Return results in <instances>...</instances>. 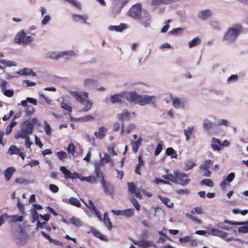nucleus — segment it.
Wrapping results in <instances>:
<instances>
[{
    "instance_id": "052dcab7",
    "label": "nucleus",
    "mask_w": 248,
    "mask_h": 248,
    "mask_svg": "<svg viewBox=\"0 0 248 248\" xmlns=\"http://www.w3.org/2000/svg\"><path fill=\"white\" fill-rule=\"evenodd\" d=\"M162 150V141H160L157 144V147L155 149V155H158Z\"/></svg>"
},
{
    "instance_id": "ea45409f",
    "label": "nucleus",
    "mask_w": 248,
    "mask_h": 248,
    "mask_svg": "<svg viewBox=\"0 0 248 248\" xmlns=\"http://www.w3.org/2000/svg\"><path fill=\"white\" fill-rule=\"evenodd\" d=\"M19 149L15 145H11L8 150V152L11 155H17L19 153Z\"/></svg>"
},
{
    "instance_id": "c85d7f7f",
    "label": "nucleus",
    "mask_w": 248,
    "mask_h": 248,
    "mask_svg": "<svg viewBox=\"0 0 248 248\" xmlns=\"http://www.w3.org/2000/svg\"><path fill=\"white\" fill-rule=\"evenodd\" d=\"M18 74L21 75H31L32 76H36V73L33 71L28 68H25L18 72Z\"/></svg>"
},
{
    "instance_id": "69168bd1",
    "label": "nucleus",
    "mask_w": 248,
    "mask_h": 248,
    "mask_svg": "<svg viewBox=\"0 0 248 248\" xmlns=\"http://www.w3.org/2000/svg\"><path fill=\"white\" fill-rule=\"evenodd\" d=\"M238 232L241 233H248V225L238 227Z\"/></svg>"
},
{
    "instance_id": "20e7f679",
    "label": "nucleus",
    "mask_w": 248,
    "mask_h": 248,
    "mask_svg": "<svg viewBox=\"0 0 248 248\" xmlns=\"http://www.w3.org/2000/svg\"><path fill=\"white\" fill-rule=\"evenodd\" d=\"M14 41L19 45L27 46L31 43L32 38L31 36H26L23 30L17 32L14 38Z\"/></svg>"
},
{
    "instance_id": "7ed1b4c3",
    "label": "nucleus",
    "mask_w": 248,
    "mask_h": 248,
    "mask_svg": "<svg viewBox=\"0 0 248 248\" xmlns=\"http://www.w3.org/2000/svg\"><path fill=\"white\" fill-rule=\"evenodd\" d=\"M34 125L30 121L26 120L22 123L20 132L15 136L16 139L27 138L33 132Z\"/></svg>"
},
{
    "instance_id": "c9c22d12",
    "label": "nucleus",
    "mask_w": 248,
    "mask_h": 248,
    "mask_svg": "<svg viewBox=\"0 0 248 248\" xmlns=\"http://www.w3.org/2000/svg\"><path fill=\"white\" fill-rule=\"evenodd\" d=\"M162 177L166 180H169L170 181L172 182H174L175 183H178V182H177V178L175 175L172 174H167L165 175H163L162 176Z\"/></svg>"
},
{
    "instance_id": "4be33fe9",
    "label": "nucleus",
    "mask_w": 248,
    "mask_h": 248,
    "mask_svg": "<svg viewBox=\"0 0 248 248\" xmlns=\"http://www.w3.org/2000/svg\"><path fill=\"white\" fill-rule=\"evenodd\" d=\"M16 170L13 167L8 168L4 171V174L6 181H9L15 172Z\"/></svg>"
},
{
    "instance_id": "5701e85b",
    "label": "nucleus",
    "mask_w": 248,
    "mask_h": 248,
    "mask_svg": "<svg viewBox=\"0 0 248 248\" xmlns=\"http://www.w3.org/2000/svg\"><path fill=\"white\" fill-rule=\"evenodd\" d=\"M65 202L67 203H70L71 205L75 206L77 207H80L81 206V203L80 201L76 198H70L69 199H66Z\"/></svg>"
},
{
    "instance_id": "0eeeda50",
    "label": "nucleus",
    "mask_w": 248,
    "mask_h": 248,
    "mask_svg": "<svg viewBox=\"0 0 248 248\" xmlns=\"http://www.w3.org/2000/svg\"><path fill=\"white\" fill-rule=\"evenodd\" d=\"M157 99L158 97L155 95H140V105L148 104L155 107Z\"/></svg>"
},
{
    "instance_id": "0e129e2a",
    "label": "nucleus",
    "mask_w": 248,
    "mask_h": 248,
    "mask_svg": "<svg viewBox=\"0 0 248 248\" xmlns=\"http://www.w3.org/2000/svg\"><path fill=\"white\" fill-rule=\"evenodd\" d=\"M45 131L47 135H50L52 133L51 128L47 123H45Z\"/></svg>"
},
{
    "instance_id": "f03ea898",
    "label": "nucleus",
    "mask_w": 248,
    "mask_h": 248,
    "mask_svg": "<svg viewBox=\"0 0 248 248\" xmlns=\"http://www.w3.org/2000/svg\"><path fill=\"white\" fill-rule=\"evenodd\" d=\"M127 185L128 191L131 195V197L130 198V201L135 208L137 210H139L140 204L137 200L134 197V196H136L137 198H140V191L138 190L137 185L134 182H128Z\"/></svg>"
},
{
    "instance_id": "338daca9",
    "label": "nucleus",
    "mask_w": 248,
    "mask_h": 248,
    "mask_svg": "<svg viewBox=\"0 0 248 248\" xmlns=\"http://www.w3.org/2000/svg\"><path fill=\"white\" fill-rule=\"evenodd\" d=\"M49 190L53 193H55L59 191V187L54 184H50L49 186Z\"/></svg>"
},
{
    "instance_id": "a19ab883",
    "label": "nucleus",
    "mask_w": 248,
    "mask_h": 248,
    "mask_svg": "<svg viewBox=\"0 0 248 248\" xmlns=\"http://www.w3.org/2000/svg\"><path fill=\"white\" fill-rule=\"evenodd\" d=\"M135 213V209L133 208H130L124 210L123 216L126 217H131L133 216Z\"/></svg>"
},
{
    "instance_id": "39448f33",
    "label": "nucleus",
    "mask_w": 248,
    "mask_h": 248,
    "mask_svg": "<svg viewBox=\"0 0 248 248\" xmlns=\"http://www.w3.org/2000/svg\"><path fill=\"white\" fill-rule=\"evenodd\" d=\"M207 234L219 237L222 239H224L226 242H229L232 240V238L227 237L228 234L227 232L216 228H208Z\"/></svg>"
},
{
    "instance_id": "a878e982",
    "label": "nucleus",
    "mask_w": 248,
    "mask_h": 248,
    "mask_svg": "<svg viewBox=\"0 0 248 248\" xmlns=\"http://www.w3.org/2000/svg\"><path fill=\"white\" fill-rule=\"evenodd\" d=\"M196 164L192 160H188L184 162L183 170H188L192 169Z\"/></svg>"
},
{
    "instance_id": "1a4fd4ad",
    "label": "nucleus",
    "mask_w": 248,
    "mask_h": 248,
    "mask_svg": "<svg viewBox=\"0 0 248 248\" xmlns=\"http://www.w3.org/2000/svg\"><path fill=\"white\" fill-rule=\"evenodd\" d=\"M173 173L176 176L177 181H180V182L178 183L183 186H186L190 181V180L187 178V175L184 172H180L177 170H174Z\"/></svg>"
},
{
    "instance_id": "6ab92c4d",
    "label": "nucleus",
    "mask_w": 248,
    "mask_h": 248,
    "mask_svg": "<svg viewBox=\"0 0 248 248\" xmlns=\"http://www.w3.org/2000/svg\"><path fill=\"white\" fill-rule=\"evenodd\" d=\"M127 26L125 24L121 23L120 25L118 26L110 25L108 26V29L110 31H114L117 32H122L127 28Z\"/></svg>"
},
{
    "instance_id": "c03bdc74",
    "label": "nucleus",
    "mask_w": 248,
    "mask_h": 248,
    "mask_svg": "<svg viewBox=\"0 0 248 248\" xmlns=\"http://www.w3.org/2000/svg\"><path fill=\"white\" fill-rule=\"evenodd\" d=\"M93 103L91 101L86 99L84 101V103L83 104L84 105L83 110L84 111H87L90 110L93 106Z\"/></svg>"
},
{
    "instance_id": "f3484780",
    "label": "nucleus",
    "mask_w": 248,
    "mask_h": 248,
    "mask_svg": "<svg viewBox=\"0 0 248 248\" xmlns=\"http://www.w3.org/2000/svg\"><path fill=\"white\" fill-rule=\"evenodd\" d=\"M221 141L220 140L213 138L211 141V146L214 151H219L221 150Z\"/></svg>"
},
{
    "instance_id": "9d476101",
    "label": "nucleus",
    "mask_w": 248,
    "mask_h": 248,
    "mask_svg": "<svg viewBox=\"0 0 248 248\" xmlns=\"http://www.w3.org/2000/svg\"><path fill=\"white\" fill-rule=\"evenodd\" d=\"M101 183L104 189V192L107 195L111 197L114 195V188L112 185L108 182H106L104 177L100 180Z\"/></svg>"
},
{
    "instance_id": "9b49d317",
    "label": "nucleus",
    "mask_w": 248,
    "mask_h": 248,
    "mask_svg": "<svg viewBox=\"0 0 248 248\" xmlns=\"http://www.w3.org/2000/svg\"><path fill=\"white\" fill-rule=\"evenodd\" d=\"M150 21L149 13L145 10H141L140 8V23L147 27L148 26Z\"/></svg>"
},
{
    "instance_id": "6e6d98bb",
    "label": "nucleus",
    "mask_w": 248,
    "mask_h": 248,
    "mask_svg": "<svg viewBox=\"0 0 248 248\" xmlns=\"http://www.w3.org/2000/svg\"><path fill=\"white\" fill-rule=\"evenodd\" d=\"M86 206L89 208L91 211H97V208L95 206L94 203L92 200H90L88 201V203H85Z\"/></svg>"
},
{
    "instance_id": "f257e3e1",
    "label": "nucleus",
    "mask_w": 248,
    "mask_h": 248,
    "mask_svg": "<svg viewBox=\"0 0 248 248\" xmlns=\"http://www.w3.org/2000/svg\"><path fill=\"white\" fill-rule=\"evenodd\" d=\"M242 30V26L239 24L233 25L229 28L224 32L222 41L226 45H231L236 40Z\"/></svg>"
},
{
    "instance_id": "8fccbe9b",
    "label": "nucleus",
    "mask_w": 248,
    "mask_h": 248,
    "mask_svg": "<svg viewBox=\"0 0 248 248\" xmlns=\"http://www.w3.org/2000/svg\"><path fill=\"white\" fill-rule=\"evenodd\" d=\"M96 82V81L93 79L88 78L84 80V85L85 87H90Z\"/></svg>"
},
{
    "instance_id": "72a5a7b5",
    "label": "nucleus",
    "mask_w": 248,
    "mask_h": 248,
    "mask_svg": "<svg viewBox=\"0 0 248 248\" xmlns=\"http://www.w3.org/2000/svg\"><path fill=\"white\" fill-rule=\"evenodd\" d=\"M166 154L167 155L171 156L172 158H176L177 157V154L175 151L171 147L167 148Z\"/></svg>"
},
{
    "instance_id": "4d7b16f0",
    "label": "nucleus",
    "mask_w": 248,
    "mask_h": 248,
    "mask_svg": "<svg viewBox=\"0 0 248 248\" xmlns=\"http://www.w3.org/2000/svg\"><path fill=\"white\" fill-rule=\"evenodd\" d=\"M56 154L59 159L62 161L63 160V159L67 157V154L66 152L63 151L58 152L56 153Z\"/></svg>"
},
{
    "instance_id": "5fc2aeb1",
    "label": "nucleus",
    "mask_w": 248,
    "mask_h": 248,
    "mask_svg": "<svg viewBox=\"0 0 248 248\" xmlns=\"http://www.w3.org/2000/svg\"><path fill=\"white\" fill-rule=\"evenodd\" d=\"M217 124L218 126L224 125L227 126L230 124V123L226 119H219L217 122Z\"/></svg>"
},
{
    "instance_id": "49530a36",
    "label": "nucleus",
    "mask_w": 248,
    "mask_h": 248,
    "mask_svg": "<svg viewBox=\"0 0 248 248\" xmlns=\"http://www.w3.org/2000/svg\"><path fill=\"white\" fill-rule=\"evenodd\" d=\"M200 183L202 185H205L209 187H213L214 185L212 181L209 179H203L202 181H201Z\"/></svg>"
},
{
    "instance_id": "e2e57ef3",
    "label": "nucleus",
    "mask_w": 248,
    "mask_h": 248,
    "mask_svg": "<svg viewBox=\"0 0 248 248\" xmlns=\"http://www.w3.org/2000/svg\"><path fill=\"white\" fill-rule=\"evenodd\" d=\"M122 129V123L119 122H115L114 123L113 125V131L117 132L119 130Z\"/></svg>"
},
{
    "instance_id": "c756f323",
    "label": "nucleus",
    "mask_w": 248,
    "mask_h": 248,
    "mask_svg": "<svg viewBox=\"0 0 248 248\" xmlns=\"http://www.w3.org/2000/svg\"><path fill=\"white\" fill-rule=\"evenodd\" d=\"M201 39L198 37H195L188 42V46L190 48L196 46L201 44Z\"/></svg>"
},
{
    "instance_id": "09e8293b",
    "label": "nucleus",
    "mask_w": 248,
    "mask_h": 248,
    "mask_svg": "<svg viewBox=\"0 0 248 248\" xmlns=\"http://www.w3.org/2000/svg\"><path fill=\"white\" fill-rule=\"evenodd\" d=\"M104 222L106 226H107L109 230H111L112 229V225L111 222H110L108 215L106 214L104 215Z\"/></svg>"
},
{
    "instance_id": "680f3d73",
    "label": "nucleus",
    "mask_w": 248,
    "mask_h": 248,
    "mask_svg": "<svg viewBox=\"0 0 248 248\" xmlns=\"http://www.w3.org/2000/svg\"><path fill=\"white\" fill-rule=\"evenodd\" d=\"M17 207L19 210L20 212L22 214H24L25 213L24 206V204L20 202V200L19 199H17Z\"/></svg>"
},
{
    "instance_id": "b1692460",
    "label": "nucleus",
    "mask_w": 248,
    "mask_h": 248,
    "mask_svg": "<svg viewBox=\"0 0 248 248\" xmlns=\"http://www.w3.org/2000/svg\"><path fill=\"white\" fill-rule=\"evenodd\" d=\"M158 198L168 207L172 208L173 207V202H171L170 199L163 197L161 195H158Z\"/></svg>"
},
{
    "instance_id": "4468645a",
    "label": "nucleus",
    "mask_w": 248,
    "mask_h": 248,
    "mask_svg": "<svg viewBox=\"0 0 248 248\" xmlns=\"http://www.w3.org/2000/svg\"><path fill=\"white\" fill-rule=\"evenodd\" d=\"M213 15L212 12L209 9H205L199 12L198 17L204 20L209 18Z\"/></svg>"
},
{
    "instance_id": "774afa93",
    "label": "nucleus",
    "mask_w": 248,
    "mask_h": 248,
    "mask_svg": "<svg viewBox=\"0 0 248 248\" xmlns=\"http://www.w3.org/2000/svg\"><path fill=\"white\" fill-rule=\"evenodd\" d=\"M25 111L27 115H30L34 112L35 109L31 106H28Z\"/></svg>"
},
{
    "instance_id": "79ce46f5",
    "label": "nucleus",
    "mask_w": 248,
    "mask_h": 248,
    "mask_svg": "<svg viewBox=\"0 0 248 248\" xmlns=\"http://www.w3.org/2000/svg\"><path fill=\"white\" fill-rule=\"evenodd\" d=\"M9 217L10 218L12 222H21L23 220V217L22 216H17V215H13L8 216L7 217Z\"/></svg>"
},
{
    "instance_id": "bb28decb",
    "label": "nucleus",
    "mask_w": 248,
    "mask_h": 248,
    "mask_svg": "<svg viewBox=\"0 0 248 248\" xmlns=\"http://www.w3.org/2000/svg\"><path fill=\"white\" fill-rule=\"evenodd\" d=\"M135 127L133 124H129L126 127H124V124L122 123L121 134L126 133V134L130 133Z\"/></svg>"
},
{
    "instance_id": "473e14b6",
    "label": "nucleus",
    "mask_w": 248,
    "mask_h": 248,
    "mask_svg": "<svg viewBox=\"0 0 248 248\" xmlns=\"http://www.w3.org/2000/svg\"><path fill=\"white\" fill-rule=\"evenodd\" d=\"M225 223L234 225H248V221H232L227 219L224 220Z\"/></svg>"
},
{
    "instance_id": "6e6552de",
    "label": "nucleus",
    "mask_w": 248,
    "mask_h": 248,
    "mask_svg": "<svg viewBox=\"0 0 248 248\" xmlns=\"http://www.w3.org/2000/svg\"><path fill=\"white\" fill-rule=\"evenodd\" d=\"M70 94L78 102L83 104L88 97L86 92L69 91Z\"/></svg>"
},
{
    "instance_id": "37998d69",
    "label": "nucleus",
    "mask_w": 248,
    "mask_h": 248,
    "mask_svg": "<svg viewBox=\"0 0 248 248\" xmlns=\"http://www.w3.org/2000/svg\"><path fill=\"white\" fill-rule=\"evenodd\" d=\"M131 144L132 146V148L133 152H137L139 149V146L140 145V138L138 139L136 141H132L131 142Z\"/></svg>"
},
{
    "instance_id": "4c0bfd02",
    "label": "nucleus",
    "mask_w": 248,
    "mask_h": 248,
    "mask_svg": "<svg viewBox=\"0 0 248 248\" xmlns=\"http://www.w3.org/2000/svg\"><path fill=\"white\" fill-rule=\"evenodd\" d=\"M213 165V162L212 160H207L205 161L203 164H202L200 166V169L201 170H207L210 168V167Z\"/></svg>"
},
{
    "instance_id": "de8ad7c7",
    "label": "nucleus",
    "mask_w": 248,
    "mask_h": 248,
    "mask_svg": "<svg viewBox=\"0 0 248 248\" xmlns=\"http://www.w3.org/2000/svg\"><path fill=\"white\" fill-rule=\"evenodd\" d=\"M93 233L95 237L100 239L102 240L107 241L108 240L107 237L105 235L102 234L100 232L97 231H93Z\"/></svg>"
},
{
    "instance_id": "cd10ccee",
    "label": "nucleus",
    "mask_w": 248,
    "mask_h": 248,
    "mask_svg": "<svg viewBox=\"0 0 248 248\" xmlns=\"http://www.w3.org/2000/svg\"><path fill=\"white\" fill-rule=\"evenodd\" d=\"M72 18L75 22L82 21L83 23H85L88 17L86 15L82 16L74 14L72 15Z\"/></svg>"
},
{
    "instance_id": "13d9d810",
    "label": "nucleus",
    "mask_w": 248,
    "mask_h": 248,
    "mask_svg": "<svg viewBox=\"0 0 248 248\" xmlns=\"http://www.w3.org/2000/svg\"><path fill=\"white\" fill-rule=\"evenodd\" d=\"M67 151L68 153L74 155V153L75 152V146L73 143H71L68 145Z\"/></svg>"
},
{
    "instance_id": "412c9836",
    "label": "nucleus",
    "mask_w": 248,
    "mask_h": 248,
    "mask_svg": "<svg viewBox=\"0 0 248 248\" xmlns=\"http://www.w3.org/2000/svg\"><path fill=\"white\" fill-rule=\"evenodd\" d=\"M129 117L130 113L127 110H124L121 113L117 115V118L122 122V123H124L125 120L129 119Z\"/></svg>"
},
{
    "instance_id": "f704fd0d",
    "label": "nucleus",
    "mask_w": 248,
    "mask_h": 248,
    "mask_svg": "<svg viewBox=\"0 0 248 248\" xmlns=\"http://www.w3.org/2000/svg\"><path fill=\"white\" fill-rule=\"evenodd\" d=\"M81 181H85L86 182L94 184L96 182V177L94 175H90L88 177H82Z\"/></svg>"
},
{
    "instance_id": "58836bf2",
    "label": "nucleus",
    "mask_w": 248,
    "mask_h": 248,
    "mask_svg": "<svg viewBox=\"0 0 248 248\" xmlns=\"http://www.w3.org/2000/svg\"><path fill=\"white\" fill-rule=\"evenodd\" d=\"M229 225H230L227 223H225L224 221L223 222H220L218 223L217 226L222 230H224L227 231H229L232 230V227H230Z\"/></svg>"
},
{
    "instance_id": "7c9ffc66",
    "label": "nucleus",
    "mask_w": 248,
    "mask_h": 248,
    "mask_svg": "<svg viewBox=\"0 0 248 248\" xmlns=\"http://www.w3.org/2000/svg\"><path fill=\"white\" fill-rule=\"evenodd\" d=\"M214 124L212 121L204 119L203 122V127L204 129L207 130H210L213 127Z\"/></svg>"
},
{
    "instance_id": "2f4dec72",
    "label": "nucleus",
    "mask_w": 248,
    "mask_h": 248,
    "mask_svg": "<svg viewBox=\"0 0 248 248\" xmlns=\"http://www.w3.org/2000/svg\"><path fill=\"white\" fill-rule=\"evenodd\" d=\"M60 170L64 174V178L66 179H70L72 172L68 170L65 167L62 166L60 167Z\"/></svg>"
},
{
    "instance_id": "ddd939ff",
    "label": "nucleus",
    "mask_w": 248,
    "mask_h": 248,
    "mask_svg": "<svg viewBox=\"0 0 248 248\" xmlns=\"http://www.w3.org/2000/svg\"><path fill=\"white\" fill-rule=\"evenodd\" d=\"M129 15L133 18H140V3H137L129 9Z\"/></svg>"
},
{
    "instance_id": "dca6fc26",
    "label": "nucleus",
    "mask_w": 248,
    "mask_h": 248,
    "mask_svg": "<svg viewBox=\"0 0 248 248\" xmlns=\"http://www.w3.org/2000/svg\"><path fill=\"white\" fill-rule=\"evenodd\" d=\"M108 129L104 126L99 128L98 131L94 132V136L97 139H103L106 135Z\"/></svg>"
},
{
    "instance_id": "2eb2a0df",
    "label": "nucleus",
    "mask_w": 248,
    "mask_h": 248,
    "mask_svg": "<svg viewBox=\"0 0 248 248\" xmlns=\"http://www.w3.org/2000/svg\"><path fill=\"white\" fill-rule=\"evenodd\" d=\"M170 99L172 101L174 108H182L184 105V100L182 98H178L170 95Z\"/></svg>"
},
{
    "instance_id": "bf43d9fd",
    "label": "nucleus",
    "mask_w": 248,
    "mask_h": 248,
    "mask_svg": "<svg viewBox=\"0 0 248 248\" xmlns=\"http://www.w3.org/2000/svg\"><path fill=\"white\" fill-rule=\"evenodd\" d=\"M191 213L192 214H203V210L201 207H195L192 209Z\"/></svg>"
},
{
    "instance_id": "603ef678",
    "label": "nucleus",
    "mask_w": 248,
    "mask_h": 248,
    "mask_svg": "<svg viewBox=\"0 0 248 248\" xmlns=\"http://www.w3.org/2000/svg\"><path fill=\"white\" fill-rule=\"evenodd\" d=\"M184 31V29L182 28H177L173 29L172 31H169L170 34H174L175 35H178L180 33H181L183 31Z\"/></svg>"
},
{
    "instance_id": "393cba45",
    "label": "nucleus",
    "mask_w": 248,
    "mask_h": 248,
    "mask_svg": "<svg viewBox=\"0 0 248 248\" xmlns=\"http://www.w3.org/2000/svg\"><path fill=\"white\" fill-rule=\"evenodd\" d=\"M94 173L96 175V177L100 178V180L102 179L103 174L102 172L101 171V164L99 163H96L95 164V168L94 170Z\"/></svg>"
},
{
    "instance_id": "f8f14e48",
    "label": "nucleus",
    "mask_w": 248,
    "mask_h": 248,
    "mask_svg": "<svg viewBox=\"0 0 248 248\" xmlns=\"http://www.w3.org/2000/svg\"><path fill=\"white\" fill-rule=\"evenodd\" d=\"M123 99H126L128 101L135 102L139 97L135 92H122Z\"/></svg>"
},
{
    "instance_id": "a18cd8bd",
    "label": "nucleus",
    "mask_w": 248,
    "mask_h": 248,
    "mask_svg": "<svg viewBox=\"0 0 248 248\" xmlns=\"http://www.w3.org/2000/svg\"><path fill=\"white\" fill-rule=\"evenodd\" d=\"M0 63L5 65V66L8 67L16 65V64L15 62L6 61L5 60H0Z\"/></svg>"
},
{
    "instance_id": "3c124183",
    "label": "nucleus",
    "mask_w": 248,
    "mask_h": 248,
    "mask_svg": "<svg viewBox=\"0 0 248 248\" xmlns=\"http://www.w3.org/2000/svg\"><path fill=\"white\" fill-rule=\"evenodd\" d=\"M37 226L41 229L46 228L49 231L51 230L50 227L46 222H40L39 221H37Z\"/></svg>"
},
{
    "instance_id": "423d86ee",
    "label": "nucleus",
    "mask_w": 248,
    "mask_h": 248,
    "mask_svg": "<svg viewBox=\"0 0 248 248\" xmlns=\"http://www.w3.org/2000/svg\"><path fill=\"white\" fill-rule=\"evenodd\" d=\"M207 234L219 237L222 239H224L226 242H229L232 240V238L227 237L228 234L227 232L216 228H208Z\"/></svg>"
},
{
    "instance_id": "e433bc0d",
    "label": "nucleus",
    "mask_w": 248,
    "mask_h": 248,
    "mask_svg": "<svg viewBox=\"0 0 248 248\" xmlns=\"http://www.w3.org/2000/svg\"><path fill=\"white\" fill-rule=\"evenodd\" d=\"M71 224L76 226V227H80L82 225V223L79 218L75 217H72L69 219Z\"/></svg>"
},
{
    "instance_id": "aec40b11",
    "label": "nucleus",
    "mask_w": 248,
    "mask_h": 248,
    "mask_svg": "<svg viewBox=\"0 0 248 248\" xmlns=\"http://www.w3.org/2000/svg\"><path fill=\"white\" fill-rule=\"evenodd\" d=\"M110 101L112 103H121L123 102V96L122 95V92L119 94H115L111 95L110 97Z\"/></svg>"
},
{
    "instance_id": "a211bd4d",
    "label": "nucleus",
    "mask_w": 248,
    "mask_h": 248,
    "mask_svg": "<svg viewBox=\"0 0 248 248\" xmlns=\"http://www.w3.org/2000/svg\"><path fill=\"white\" fill-rule=\"evenodd\" d=\"M195 128L196 127L193 125H189L184 130V133L186 141H189L190 140V136L192 135L193 131Z\"/></svg>"
},
{
    "instance_id": "864d4df0",
    "label": "nucleus",
    "mask_w": 248,
    "mask_h": 248,
    "mask_svg": "<svg viewBox=\"0 0 248 248\" xmlns=\"http://www.w3.org/2000/svg\"><path fill=\"white\" fill-rule=\"evenodd\" d=\"M61 107L63 109L68 111L69 113L72 111V107L66 103L62 102L61 104Z\"/></svg>"
}]
</instances>
